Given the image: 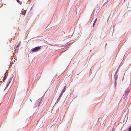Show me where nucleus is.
<instances>
[{
  "label": "nucleus",
  "instance_id": "423d86ee",
  "mask_svg": "<svg viewBox=\"0 0 131 131\" xmlns=\"http://www.w3.org/2000/svg\"><path fill=\"white\" fill-rule=\"evenodd\" d=\"M97 18H96L95 19V21L94 22V23H93V26L94 27V24H95V23L96 20H97Z\"/></svg>",
  "mask_w": 131,
  "mask_h": 131
},
{
  "label": "nucleus",
  "instance_id": "f257e3e1",
  "mask_svg": "<svg viewBox=\"0 0 131 131\" xmlns=\"http://www.w3.org/2000/svg\"><path fill=\"white\" fill-rule=\"evenodd\" d=\"M41 101L42 99L41 98L37 100L35 104V107H39L40 105Z\"/></svg>",
  "mask_w": 131,
  "mask_h": 131
},
{
  "label": "nucleus",
  "instance_id": "9b49d317",
  "mask_svg": "<svg viewBox=\"0 0 131 131\" xmlns=\"http://www.w3.org/2000/svg\"><path fill=\"white\" fill-rule=\"evenodd\" d=\"M5 78H4L3 80V82L5 80Z\"/></svg>",
  "mask_w": 131,
  "mask_h": 131
},
{
  "label": "nucleus",
  "instance_id": "1a4fd4ad",
  "mask_svg": "<svg viewBox=\"0 0 131 131\" xmlns=\"http://www.w3.org/2000/svg\"><path fill=\"white\" fill-rule=\"evenodd\" d=\"M8 74H6L5 75V77H4V78H5V79H6V78L7 77V75Z\"/></svg>",
  "mask_w": 131,
  "mask_h": 131
},
{
  "label": "nucleus",
  "instance_id": "20e7f679",
  "mask_svg": "<svg viewBox=\"0 0 131 131\" xmlns=\"http://www.w3.org/2000/svg\"><path fill=\"white\" fill-rule=\"evenodd\" d=\"M129 90L128 89H127V90H126V91L125 93V95H127L128 94V93H129Z\"/></svg>",
  "mask_w": 131,
  "mask_h": 131
},
{
  "label": "nucleus",
  "instance_id": "0eeeda50",
  "mask_svg": "<svg viewBox=\"0 0 131 131\" xmlns=\"http://www.w3.org/2000/svg\"><path fill=\"white\" fill-rule=\"evenodd\" d=\"M131 130V126L129 128L127 131H130Z\"/></svg>",
  "mask_w": 131,
  "mask_h": 131
},
{
  "label": "nucleus",
  "instance_id": "9d476101",
  "mask_svg": "<svg viewBox=\"0 0 131 131\" xmlns=\"http://www.w3.org/2000/svg\"><path fill=\"white\" fill-rule=\"evenodd\" d=\"M66 86H64V89H64V90H66Z\"/></svg>",
  "mask_w": 131,
  "mask_h": 131
},
{
  "label": "nucleus",
  "instance_id": "ddd939ff",
  "mask_svg": "<svg viewBox=\"0 0 131 131\" xmlns=\"http://www.w3.org/2000/svg\"><path fill=\"white\" fill-rule=\"evenodd\" d=\"M9 83H10V82H9L8 83V84H9Z\"/></svg>",
  "mask_w": 131,
  "mask_h": 131
},
{
  "label": "nucleus",
  "instance_id": "39448f33",
  "mask_svg": "<svg viewBox=\"0 0 131 131\" xmlns=\"http://www.w3.org/2000/svg\"><path fill=\"white\" fill-rule=\"evenodd\" d=\"M18 3H19L20 4H21L22 3L21 2H20L19 0H16Z\"/></svg>",
  "mask_w": 131,
  "mask_h": 131
},
{
  "label": "nucleus",
  "instance_id": "7ed1b4c3",
  "mask_svg": "<svg viewBox=\"0 0 131 131\" xmlns=\"http://www.w3.org/2000/svg\"><path fill=\"white\" fill-rule=\"evenodd\" d=\"M65 90H64V89H63L62 90V91L61 92V95H60V96H59V98L62 95V94L65 92Z\"/></svg>",
  "mask_w": 131,
  "mask_h": 131
},
{
  "label": "nucleus",
  "instance_id": "f8f14e48",
  "mask_svg": "<svg viewBox=\"0 0 131 131\" xmlns=\"http://www.w3.org/2000/svg\"><path fill=\"white\" fill-rule=\"evenodd\" d=\"M30 101L31 102L32 101L31 100V99H30Z\"/></svg>",
  "mask_w": 131,
  "mask_h": 131
},
{
  "label": "nucleus",
  "instance_id": "6e6552de",
  "mask_svg": "<svg viewBox=\"0 0 131 131\" xmlns=\"http://www.w3.org/2000/svg\"><path fill=\"white\" fill-rule=\"evenodd\" d=\"M20 43H21V42H19V43L17 46V47H16L17 48V47H18L19 46L20 44Z\"/></svg>",
  "mask_w": 131,
  "mask_h": 131
},
{
  "label": "nucleus",
  "instance_id": "f03ea898",
  "mask_svg": "<svg viewBox=\"0 0 131 131\" xmlns=\"http://www.w3.org/2000/svg\"><path fill=\"white\" fill-rule=\"evenodd\" d=\"M41 49L40 47H37L32 49V51L33 52H35L38 51Z\"/></svg>",
  "mask_w": 131,
  "mask_h": 131
}]
</instances>
